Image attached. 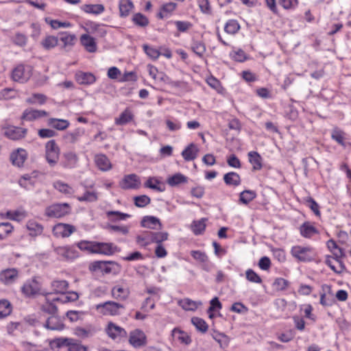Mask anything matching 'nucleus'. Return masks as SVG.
Segmentation results:
<instances>
[{"instance_id": "2f4dec72", "label": "nucleus", "mask_w": 351, "mask_h": 351, "mask_svg": "<svg viewBox=\"0 0 351 351\" xmlns=\"http://www.w3.org/2000/svg\"><path fill=\"white\" fill-rule=\"evenodd\" d=\"M152 232L146 231L142 234L138 235L136 238V243L141 246H147L153 243L152 241Z\"/></svg>"}, {"instance_id": "aec40b11", "label": "nucleus", "mask_w": 351, "mask_h": 351, "mask_svg": "<svg viewBox=\"0 0 351 351\" xmlns=\"http://www.w3.org/2000/svg\"><path fill=\"white\" fill-rule=\"evenodd\" d=\"M141 226L144 228L150 229H161L162 224L158 218L154 216H145L141 221Z\"/></svg>"}, {"instance_id": "4d7b16f0", "label": "nucleus", "mask_w": 351, "mask_h": 351, "mask_svg": "<svg viewBox=\"0 0 351 351\" xmlns=\"http://www.w3.org/2000/svg\"><path fill=\"white\" fill-rule=\"evenodd\" d=\"M134 204L136 206L143 208L150 203V198L145 195L136 196L134 197Z\"/></svg>"}, {"instance_id": "2eb2a0df", "label": "nucleus", "mask_w": 351, "mask_h": 351, "mask_svg": "<svg viewBox=\"0 0 351 351\" xmlns=\"http://www.w3.org/2000/svg\"><path fill=\"white\" fill-rule=\"evenodd\" d=\"M18 278V271L14 269H7L0 273V280L5 285L13 283Z\"/></svg>"}, {"instance_id": "f8f14e48", "label": "nucleus", "mask_w": 351, "mask_h": 351, "mask_svg": "<svg viewBox=\"0 0 351 351\" xmlns=\"http://www.w3.org/2000/svg\"><path fill=\"white\" fill-rule=\"evenodd\" d=\"M120 249L111 243H95V253L104 255H112L116 252H119Z\"/></svg>"}, {"instance_id": "a19ab883", "label": "nucleus", "mask_w": 351, "mask_h": 351, "mask_svg": "<svg viewBox=\"0 0 351 351\" xmlns=\"http://www.w3.org/2000/svg\"><path fill=\"white\" fill-rule=\"evenodd\" d=\"M133 118L132 112L126 109L119 116L115 119V123L119 125H123L130 122Z\"/></svg>"}, {"instance_id": "680f3d73", "label": "nucleus", "mask_w": 351, "mask_h": 351, "mask_svg": "<svg viewBox=\"0 0 351 351\" xmlns=\"http://www.w3.org/2000/svg\"><path fill=\"white\" fill-rule=\"evenodd\" d=\"M191 49L199 57H202L206 51L205 45L202 42H194L191 46Z\"/></svg>"}, {"instance_id": "cd10ccee", "label": "nucleus", "mask_w": 351, "mask_h": 351, "mask_svg": "<svg viewBox=\"0 0 351 351\" xmlns=\"http://www.w3.org/2000/svg\"><path fill=\"white\" fill-rule=\"evenodd\" d=\"M188 178L180 173H177L169 177L167 183L171 186H176L180 184L186 183Z\"/></svg>"}, {"instance_id": "603ef678", "label": "nucleus", "mask_w": 351, "mask_h": 351, "mask_svg": "<svg viewBox=\"0 0 351 351\" xmlns=\"http://www.w3.org/2000/svg\"><path fill=\"white\" fill-rule=\"evenodd\" d=\"M133 22L140 27H146L149 23L148 19L141 13L135 14L132 18Z\"/></svg>"}, {"instance_id": "3c124183", "label": "nucleus", "mask_w": 351, "mask_h": 351, "mask_svg": "<svg viewBox=\"0 0 351 351\" xmlns=\"http://www.w3.org/2000/svg\"><path fill=\"white\" fill-rule=\"evenodd\" d=\"M47 97L45 95L39 93L33 94L30 97L26 99L27 103L29 104H43L46 101Z\"/></svg>"}, {"instance_id": "de8ad7c7", "label": "nucleus", "mask_w": 351, "mask_h": 351, "mask_svg": "<svg viewBox=\"0 0 351 351\" xmlns=\"http://www.w3.org/2000/svg\"><path fill=\"white\" fill-rule=\"evenodd\" d=\"M153 243L157 245H162V243L167 241L169 237V234L167 232H152V234Z\"/></svg>"}, {"instance_id": "c03bdc74", "label": "nucleus", "mask_w": 351, "mask_h": 351, "mask_svg": "<svg viewBox=\"0 0 351 351\" xmlns=\"http://www.w3.org/2000/svg\"><path fill=\"white\" fill-rule=\"evenodd\" d=\"M191 322L199 332L205 333L208 330V326L203 319L194 317L191 319Z\"/></svg>"}, {"instance_id": "09e8293b", "label": "nucleus", "mask_w": 351, "mask_h": 351, "mask_svg": "<svg viewBox=\"0 0 351 351\" xmlns=\"http://www.w3.org/2000/svg\"><path fill=\"white\" fill-rule=\"evenodd\" d=\"M239 29L240 25L235 20L228 21L224 27L226 32L230 34H234L239 30Z\"/></svg>"}, {"instance_id": "1a4fd4ad", "label": "nucleus", "mask_w": 351, "mask_h": 351, "mask_svg": "<svg viewBox=\"0 0 351 351\" xmlns=\"http://www.w3.org/2000/svg\"><path fill=\"white\" fill-rule=\"evenodd\" d=\"M105 331L108 336L114 340L126 337L128 335L124 328L113 322H108L105 328Z\"/></svg>"}, {"instance_id": "6e6552de", "label": "nucleus", "mask_w": 351, "mask_h": 351, "mask_svg": "<svg viewBox=\"0 0 351 351\" xmlns=\"http://www.w3.org/2000/svg\"><path fill=\"white\" fill-rule=\"evenodd\" d=\"M76 231V228L71 224L58 223L53 228V234L56 237H69Z\"/></svg>"}, {"instance_id": "13d9d810", "label": "nucleus", "mask_w": 351, "mask_h": 351, "mask_svg": "<svg viewBox=\"0 0 351 351\" xmlns=\"http://www.w3.org/2000/svg\"><path fill=\"white\" fill-rule=\"evenodd\" d=\"M79 298L78 294L76 292L72 291L69 292L67 295H63L61 298H58L54 299L55 301H61L63 303L70 302L76 301Z\"/></svg>"}, {"instance_id": "bb28decb", "label": "nucleus", "mask_w": 351, "mask_h": 351, "mask_svg": "<svg viewBox=\"0 0 351 351\" xmlns=\"http://www.w3.org/2000/svg\"><path fill=\"white\" fill-rule=\"evenodd\" d=\"M179 305L185 311H195L199 306L202 304V302L193 301L189 298H184L179 301Z\"/></svg>"}, {"instance_id": "7c9ffc66", "label": "nucleus", "mask_w": 351, "mask_h": 351, "mask_svg": "<svg viewBox=\"0 0 351 351\" xmlns=\"http://www.w3.org/2000/svg\"><path fill=\"white\" fill-rule=\"evenodd\" d=\"M301 234L306 238H310L313 235L317 234V230L309 222L304 223L300 227Z\"/></svg>"}, {"instance_id": "052dcab7", "label": "nucleus", "mask_w": 351, "mask_h": 351, "mask_svg": "<svg viewBox=\"0 0 351 351\" xmlns=\"http://www.w3.org/2000/svg\"><path fill=\"white\" fill-rule=\"evenodd\" d=\"M12 40L15 45L23 47L27 43V37L21 33H16L12 36Z\"/></svg>"}, {"instance_id": "774afa93", "label": "nucleus", "mask_w": 351, "mask_h": 351, "mask_svg": "<svg viewBox=\"0 0 351 351\" xmlns=\"http://www.w3.org/2000/svg\"><path fill=\"white\" fill-rule=\"evenodd\" d=\"M41 310L45 313L55 315L58 311V308L53 303L47 302L45 304L42 305Z\"/></svg>"}, {"instance_id": "393cba45", "label": "nucleus", "mask_w": 351, "mask_h": 351, "mask_svg": "<svg viewBox=\"0 0 351 351\" xmlns=\"http://www.w3.org/2000/svg\"><path fill=\"white\" fill-rule=\"evenodd\" d=\"M77 82L80 84H91L95 82V77L90 73L78 72L75 75Z\"/></svg>"}, {"instance_id": "c85d7f7f", "label": "nucleus", "mask_w": 351, "mask_h": 351, "mask_svg": "<svg viewBox=\"0 0 351 351\" xmlns=\"http://www.w3.org/2000/svg\"><path fill=\"white\" fill-rule=\"evenodd\" d=\"M65 159L64 167L67 168H73L78 161V157L75 152H68L63 154Z\"/></svg>"}, {"instance_id": "ddd939ff", "label": "nucleus", "mask_w": 351, "mask_h": 351, "mask_svg": "<svg viewBox=\"0 0 351 351\" xmlns=\"http://www.w3.org/2000/svg\"><path fill=\"white\" fill-rule=\"evenodd\" d=\"M85 130L82 128H77L72 132H69L62 135V139L66 143L75 144L84 134Z\"/></svg>"}, {"instance_id": "0e129e2a", "label": "nucleus", "mask_w": 351, "mask_h": 351, "mask_svg": "<svg viewBox=\"0 0 351 351\" xmlns=\"http://www.w3.org/2000/svg\"><path fill=\"white\" fill-rule=\"evenodd\" d=\"M45 21H46V22L47 23H49L51 25V27L53 29H58V28H60V27H71V23H69V22H60L59 21L49 19L48 18H47L45 19Z\"/></svg>"}, {"instance_id": "4c0bfd02", "label": "nucleus", "mask_w": 351, "mask_h": 351, "mask_svg": "<svg viewBox=\"0 0 351 351\" xmlns=\"http://www.w3.org/2000/svg\"><path fill=\"white\" fill-rule=\"evenodd\" d=\"M172 335L174 337H177L178 339L181 343H184L186 345L189 344L191 341V337H189V335L186 332H185L178 328H174L172 330Z\"/></svg>"}, {"instance_id": "b1692460", "label": "nucleus", "mask_w": 351, "mask_h": 351, "mask_svg": "<svg viewBox=\"0 0 351 351\" xmlns=\"http://www.w3.org/2000/svg\"><path fill=\"white\" fill-rule=\"evenodd\" d=\"M112 295L114 298L118 300H125L130 294L128 289H124L120 286H115L112 289Z\"/></svg>"}, {"instance_id": "f3484780", "label": "nucleus", "mask_w": 351, "mask_h": 351, "mask_svg": "<svg viewBox=\"0 0 351 351\" xmlns=\"http://www.w3.org/2000/svg\"><path fill=\"white\" fill-rule=\"evenodd\" d=\"M27 159V152L23 149H18L10 155L12 164L19 167H21Z\"/></svg>"}, {"instance_id": "8fccbe9b", "label": "nucleus", "mask_w": 351, "mask_h": 351, "mask_svg": "<svg viewBox=\"0 0 351 351\" xmlns=\"http://www.w3.org/2000/svg\"><path fill=\"white\" fill-rule=\"evenodd\" d=\"M160 182L154 178H149L145 183V186L149 188L157 191L162 192L164 191V187L160 185Z\"/></svg>"}, {"instance_id": "a18cd8bd", "label": "nucleus", "mask_w": 351, "mask_h": 351, "mask_svg": "<svg viewBox=\"0 0 351 351\" xmlns=\"http://www.w3.org/2000/svg\"><path fill=\"white\" fill-rule=\"evenodd\" d=\"M58 38L54 36H48L41 42V45L45 49H50L57 46Z\"/></svg>"}, {"instance_id": "6e6d98bb", "label": "nucleus", "mask_w": 351, "mask_h": 351, "mask_svg": "<svg viewBox=\"0 0 351 351\" xmlns=\"http://www.w3.org/2000/svg\"><path fill=\"white\" fill-rule=\"evenodd\" d=\"M213 338L219 343L221 348L227 347L230 342V338L223 333H217L213 335Z\"/></svg>"}, {"instance_id": "a878e982", "label": "nucleus", "mask_w": 351, "mask_h": 351, "mask_svg": "<svg viewBox=\"0 0 351 351\" xmlns=\"http://www.w3.org/2000/svg\"><path fill=\"white\" fill-rule=\"evenodd\" d=\"M55 251L59 256L67 260L77 256L75 250L69 247H58Z\"/></svg>"}, {"instance_id": "5fc2aeb1", "label": "nucleus", "mask_w": 351, "mask_h": 351, "mask_svg": "<svg viewBox=\"0 0 351 351\" xmlns=\"http://www.w3.org/2000/svg\"><path fill=\"white\" fill-rule=\"evenodd\" d=\"M95 243L96 242L82 241L77 243V247L82 250L95 253Z\"/></svg>"}, {"instance_id": "864d4df0", "label": "nucleus", "mask_w": 351, "mask_h": 351, "mask_svg": "<svg viewBox=\"0 0 351 351\" xmlns=\"http://www.w3.org/2000/svg\"><path fill=\"white\" fill-rule=\"evenodd\" d=\"M13 226L10 223H0V240H2L8 237L12 232Z\"/></svg>"}, {"instance_id": "6ab92c4d", "label": "nucleus", "mask_w": 351, "mask_h": 351, "mask_svg": "<svg viewBox=\"0 0 351 351\" xmlns=\"http://www.w3.org/2000/svg\"><path fill=\"white\" fill-rule=\"evenodd\" d=\"M47 125L57 130L62 131L69 127L70 122L66 119L50 118L47 120Z\"/></svg>"}, {"instance_id": "5701e85b", "label": "nucleus", "mask_w": 351, "mask_h": 351, "mask_svg": "<svg viewBox=\"0 0 351 351\" xmlns=\"http://www.w3.org/2000/svg\"><path fill=\"white\" fill-rule=\"evenodd\" d=\"M199 149L194 143L189 145L182 152V156L185 160H193L197 156Z\"/></svg>"}, {"instance_id": "69168bd1", "label": "nucleus", "mask_w": 351, "mask_h": 351, "mask_svg": "<svg viewBox=\"0 0 351 351\" xmlns=\"http://www.w3.org/2000/svg\"><path fill=\"white\" fill-rule=\"evenodd\" d=\"M246 278L247 280L255 283H261L262 279L261 277L252 269H249L245 272Z\"/></svg>"}, {"instance_id": "7ed1b4c3", "label": "nucleus", "mask_w": 351, "mask_h": 351, "mask_svg": "<svg viewBox=\"0 0 351 351\" xmlns=\"http://www.w3.org/2000/svg\"><path fill=\"white\" fill-rule=\"evenodd\" d=\"M96 308L104 315L114 316L120 315L121 310L124 308V306L116 302L107 301L97 304Z\"/></svg>"}, {"instance_id": "bf43d9fd", "label": "nucleus", "mask_w": 351, "mask_h": 351, "mask_svg": "<svg viewBox=\"0 0 351 351\" xmlns=\"http://www.w3.org/2000/svg\"><path fill=\"white\" fill-rule=\"evenodd\" d=\"M289 285V282L282 278H278L275 280L273 286L278 291H285Z\"/></svg>"}, {"instance_id": "a211bd4d", "label": "nucleus", "mask_w": 351, "mask_h": 351, "mask_svg": "<svg viewBox=\"0 0 351 351\" xmlns=\"http://www.w3.org/2000/svg\"><path fill=\"white\" fill-rule=\"evenodd\" d=\"M45 328L51 330H61L64 325L61 319L56 315H52L47 319L45 324Z\"/></svg>"}, {"instance_id": "ea45409f", "label": "nucleus", "mask_w": 351, "mask_h": 351, "mask_svg": "<svg viewBox=\"0 0 351 351\" xmlns=\"http://www.w3.org/2000/svg\"><path fill=\"white\" fill-rule=\"evenodd\" d=\"M256 197V193L254 191L245 190L240 193L239 201L244 204H247Z\"/></svg>"}, {"instance_id": "c756f323", "label": "nucleus", "mask_w": 351, "mask_h": 351, "mask_svg": "<svg viewBox=\"0 0 351 351\" xmlns=\"http://www.w3.org/2000/svg\"><path fill=\"white\" fill-rule=\"evenodd\" d=\"M111 265H115V263L112 261H95L93 263L92 267L94 271L99 269L106 274H109L112 271V268L110 266Z\"/></svg>"}, {"instance_id": "f03ea898", "label": "nucleus", "mask_w": 351, "mask_h": 351, "mask_svg": "<svg viewBox=\"0 0 351 351\" xmlns=\"http://www.w3.org/2000/svg\"><path fill=\"white\" fill-rule=\"evenodd\" d=\"M33 67L30 65L19 64L12 72V78L14 81L20 83L27 82L32 75Z\"/></svg>"}, {"instance_id": "49530a36", "label": "nucleus", "mask_w": 351, "mask_h": 351, "mask_svg": "<svg viewBox=\"0 0 351 351\" xmlns=\"http://www.w3.org/2000/svg\"><path fill=\"white\" fill-rule=\"evenodd\" d=\"M12 312L11 304L7 300H0V318L9 315Z\"/></svg>"}, {"instance_id": "473e14b6", "label": "nucleus", "mask_w": 351, "mask_h": 351, "mask_svg": "<svg viewBox=\"0 0 351 351\" xmlns=\"http://www.w3.org/2000/svg\"><path fill=\"white\" fill-rule=\"evenodd\" d=\"M223 180L228 185L238 186L241 183L240 176L235 172H229L224 175Z\"/></svg>"}, {"instance_id": "c9c22d12", "label": "nucleus", "mask_w": 351, "mask_h": 351, "mask_svg": "<svg viewBox=\"0 0 351 351\" xmlns=\"http://www.w3.org/2000/svg\"><path fill=\"white\" fill-rule=\"evenodd\" d=\"M104 6L102 4H85L82 10L86 12L94 14H99L104 11Z\"/></svg>"}, {"instance_id": "f704fd0d", "label": "nucleus", "mask_w": 351, "mask_h": 351, "mask_svg": "<svg viewBox=\"0 0 351 351\" xmlns=\"http://www.w3.org/2000/svg\"><path fill=\"white\" fill-rule=\"evenodd\" d=\"M248 157L254 170H259L262 168L261 157L258 152H250L248 153Z\"/></svg>"}, {"instance_id": "423d86ee", "label": "nucleus", "mask_w": 351, "mask_h": 351, "mask_svg": "<svg viewBox=\"0 0 351 351\" xmlns=\"http://www.w3.org/2000/svg\"><path fill=\"white\" fill-rule=\"evenodd\" d=\"M291 254L293 257L302 262L311 261L315 258V253L313 249L309 247L293 246L291 248Z\"/></svg>"}, {"instance_id": "f257e3e1", "label": "nucleus", "mask_w": 351, "mask_h": 351, "mask_svg": "<svg viewBox=\"0 0 351 351\" xmlns=\"http://www.w3.org/2000/svg\"><path fill=\"white\" fill-rule=\"evenodd\" d=\"M42 282L40 278L34 277L27 280L21 288L22 292L27 297L37 294L47 295V293L41 292Z\"/></svg>"}, {"instance_id": "4468645a", "label": "nucleus", "mask_w": 351, "mask_h": 351, "mask_svg": "<svg viewBox=\"0 0 351 351\" xmlns=\"http://www.w3.org/2000/svg\"><path fill=\"white\" fill-rule=\"evenodd\" d=\"M47 115L48 112L45 110L29 108L23 112L21 119L32 121Z\"/></svg>"}, {"instance_id": "dca6fc26", "label": "nucleus", "mask_w": 351, "mask_h": 351, "mask_svg": "<svg viewBox=\"0 0 351 351\" xmlns=\"http://www.w3.org/2000/svg\"><path fill=\"white\" fill-rule=\"evenodd\" d=\"M58 40L63 43L62 48L65 51H69L75 45L76 36L67 32H61L59 34Z\"/></svg>"}, {"instance_id": "9d476101", "label": "nucleus", "mask_w": 351, "mask_h": 351, "mask_svg": "<svg viewBox=\"0 0 351 351\" xmlns=\"http://www.w3.org/2000/svg\"><path fill=\"white\" fill-rule=\"evenodd\" d=\"M129 342L134 348H141L147 344V337L142 330L136 329L130 332Z\"/></svg>"}, {"instance_id": "4be33fe9", "label": "nucleus", "mask_w": 351, "mask_h": 351, "mask_svg": "<svg viewBox=\"0 0 351 351\" xmlns=\"http://www.w3.org/2000/svg\"><path fill=\"white\" fill-rule=\"evenodd\" d=\"M95 162L97 167L104 171L111 169V163L109 159L104 154H97L95 157Z\"/></svg>"}, {"instance_id": "412c9836", "label": "nucleus", "mask_w": 351, "mask_h": 351, "mask_svg": "<svg viewBox=\"0 0 351 351\" xmlns=\"http://www.w3.org/2000/svg\"><path fill=\"white\" fill-rule=\"evenodd\" d=\"M80 40L82 45L85 47L86 50L90 53L95 52L97 50V45L95 39L87 34H83Z\"/></svg>"}, {"instance_id": "e2e57ef3", "label": "nucleus", "mask_w": 351, "mask_h": 351, "mask_svg": "<svg viewBox=\"0 0 351 351\" xmlns=\"http://www.w3.org/2000/svg\"><path fill=\"white\" fill-rule=\"evenodd\" d=\"M191 254L194 259L202 263H205L208 260L206 253L199 250H193L191 252Z\"/></svg>"}, {"instance_id": "e433bc0d", "label": "nucleus", "mask_w": 351, "mask_h": 351, "mask_svg": "<svg viewBox=\"0 0 351 351\" xmlns=\"http://www.w3.org/2000/svg\"><path fill=\"white\" fill-rule=\"evenodd\" d=\"M177 4L176 3L169 2L164 4L160 12L158 14V16L160 19H163L170 14L176 8Z\"/></svg>"}, {"instance_id": "58836bf2", "label": "nucleus", "mask_w": 351, "mask_h": 351, "mask_svg": "<svg viewBox=\"0 0 351 351\" xmlns=\"http://www.w3.org/2000/svg\"><path fill=\"white\" fill-rule=\"evenodd\" d=\"M133 7V3L130 0H121L119 2V11L121 16H128Z\"/></svg>"}, {"instance_id": "338daca9", "label": "nucleus", "mask_w": 351, "mask_h": 351, "mask_svg": "<svg viewBox=\"0 0 351 351\" xmlns=\"http://www.w3.org/2000/svg\"><path fill=\"white\" fill-rule=\"evenodd\" d=\"M306 204L316 216H320L319 206L312 197H308Z\"/></svg>"}, {"instance_id": "72a5a7b5", "label": "nucleus", "mask_w": 351, "mask_h": 351, "mask_svg": "<svg viewBox=\"0 0 351 351\" xmlns=\"http://www.w3.org/2000/svg\"><path fill=\"white\" fill-rule=\"evenodd\" d=\"M69 283L66 280H53L51 282L53 291L56 293L64 294L67 290Z\"/></svg>"}, {"instance_id": "37998d69", "label": "nucleus", "mask_w": 351, "mask_h": 351, "mask_svg": "<svg viewBox=\"0 0 351 351\" xmlns=\"http://www.w3.org/2000/svg\"><path fill=\"white\" fill-rule=\"evenodd\" d=\"M27 228L30 231V234L32 236L39 235L43 230L42 225L34 221H29L27 222Z\"/></svg>"}, {"instance_id": "20e7f679", "label": "nucleus", "mask_w": 351, "mask_h": 351, "mask_svg": "<svg viewBox=\"0 0 351 351\" xmlns=\"http://www.w3.org/2000/svg\"><path fill=\"white\" fill-rule=\"evenodd\" d=\"M60 148L55 140H50L45 144V158L51 167L55 166L59 160Z\"/></svg>"}, {"instance_id": "0eeeda50", "label": "nucleus", "mask_w": 351, "mask_h": 351, "mask_svg": "<svg viewBox=\"0 0 351 351\" xmlns=\"http://www.w3.org/2000/svg\"><path fill=\"white\" fill-rule=\"evenodd\" d=\"M69 213V206L66 203L54 204L45 208V214L50 218H60Z\"/></svg>"}, {"instance_id": "9b49d317", "label": "nucleus", "mask_w": 351, "mask_h": 351, "mask_svg": "<svg viewBox=\"0 0 351 351\" xmlns=\"http://www.w3.org/2000/svg\"><path fill=\"white\" fill-rule=\"evenodd\" d=\"M140 184L138 177L135 174L125 176L119 183L120 187L125 190L138 189Z\"/></svg>"}, {"instance_id": "39448f33", "label": "nucleus", "mask_w": 351, "mask_h": 351, "mask_svg": "<svg viewBox=\"0 0 351 351\" xmlns=\"http://www.w3.org/2000/svg\"><path fill=\"white\" fill-rule=\"evenodd\" d=\"M3 134L12 141H20L24 138L27 134V129L8 125L2 127Z\"/></svg>"}, {"instance_id": "79ce46f5", "label": "nucleus", "mask_w": 351, "mask_h": 351, "mask_svg": "<svg viewBox=\"0 0 351 351\" xmlns=\"http://www.w3.org/2000/svg\"><path fill=\"white\" fill-rule=\"evenodd\" d=\"M206 219L202 218L198 221H194L191 225V228L193 233L195 235L201 234L206 228Z\"/></svg>"}]
</instances>
